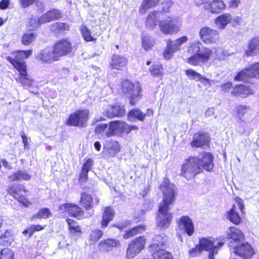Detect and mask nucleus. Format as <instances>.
Listing matches in <instances>:
<instances>
[{"instance_id":"1","label":"nucleus","mask_w":259,"mask_h":259,"mask_svg":"<svg viewBox=\"0 0 259 259\" xmlns=\"http://www.w3.org/2000/svg\"><path fill=\"white\" fill-rule=\"evenodd\" d=\"M159 189L162 192L163 198L159 204L157 224L160 228L166 229L170 224L173 217L169 210L171 209L170 205L176 200V188L168 179L164 178Z\"/></svg>"},{"instance_id":"2","label":"nucleus","mask_w":259,"mask_h":259,"mask_svg":"<svg viewBox=\"0 0 259 259\" xmlns=\"http://www.w3.org/2000/svg\"><path fill=\"white\" fill-rule=\"evenodd\" d=\"M197 156H190L186 159L181 166V175L187 180L193 178L197 174L201 172Z\"/></svg>"},{"instance_id":"3","label":"nucleus","mask_w":259,"mask_h":259,"mask_svg":"<svg viewBox=\"0 0 259 259\" xmlns=\"http://www.w3.org/2000/svg\"><path fill=\"white\" fill-rule=\"evenodd\" d=\"M141 88L138 84H134L129 80H124L121 83L120 92L130 98V103L135 105L141 98Z\"/></svg>"},{"instance_id":"4","label":"nucleus","mask_w":259,"mask_h":259,"mask_svg":"<svg viewBox=\"0 0 259 259\" xmlns=\"http://www.w3.org/2000/svg\"><path fill=\"white\" fill-rule=\"evenodd\" d=\"M181 25V20L178 17H168L159 23L161 31L165 34L177 33L180 30Z\"/></svg>"},{"instance_id":"5","label":"nucleus","mask_w":259,"mask_h":259,"mask_svg":"<svg viewBox=\"0 0 259 259\" xmlns=\"http://www.w3.org/2000/svg\"><path fill=\"white\" fill-rule=\"evenodd\" d=\"M224 244L221 241L216 244L211 237H202L199 239V245L202 250L209 251L208 259H214V255L218 253V250Z\"/></svg>"},{"instance_id":"6","label":"nucleus","mask_w":259,"mask_h":259,"mask_svg":"<svg viewBox=\"0 0 259 259\" xmlns=\"http://www.w3.org/2000/svg\"><path fill=\"white\" fill-rule=\"evenodd\" d=\"M229 246L231 253H234L244 259H250L254 254V251L251 245L247 242L229 243Z\"/></svg>"},{"instance_id":"7","label":"nucleus","mask_w":259,"mask_h":259,"mask_svg":"<svg viewBox=\"0 0 259 259\" xmlns=\"http://www.w3.org/2000/svg\"><path fill=\"white\" fill-rule=\"evenodd\" d=\"M146 239L141 236L131 241L128 245L126 251V258L132 259L136 256L144 248Z\"/></svg>"},{"instance_id":"8","label":"nucleus","mask_w":259,"mask_h":259,"mask_svg":"<svg viewBox=\"0 0 259 259\" xmlns=\"http://www.w3.org/2000/svg\"><path fill=\"white\" fill-rule=\"evenodd\" d=\"M89 112L86 110H78L71 114L66 121L69 126L83 127L89 119Z\"/></svg>"},{"instance_id":"9","label":"nucleus","mask_w":259,"mask_h":259,"mask_svg":"<svg viewBox=\"0 0 259 259\" xmlns=\"http://www.w3.org/2000/svg\"><path fill=\"white\" fill-rule=\"evenodd\" d=\"M188 40L186 36H183L175 40L170 39L166 40L167 47L163 53L164 57L166 59H170L174 54L180 50L181 46Z\"/></svg>"},{"instance_id":"10","label":"nucleus","mask_w":259,"mask_h":259,"mask_svg":"<svg viewBox=\"0 0 259 259\" xmlns=\"http://www.w3.org/2000/svg\"><path fill=\"white\" fill-rule=\"evenodd\" d=\"M53 49L58 60L61 57L71 53L73 50L70 41L67 39L58 40L54 44Z\"/></svg>"},{"instance_id":"11","label":"nucleus","mask_w":259,"mask_h":259,"mask_svg":"<svg viewBox=\"0 0 259 259\" xmlns=\"http://www.w3.org/2000/svg\"><path fill=\"white\" fill-rule=\"evenodd\" d=\"M201 40L206 44L216 43L219 38V31L208 27H203L199 31Z\"/></svg>"},{"instance_id":"12","label":"nucleus","mask_w":259,"mask_h":259,"mask_svg":"<svg viewBox=\"0 0 259 259\" xmlns=\"http://www.w3.org/2000/svg\"><path fill=\"white\" fill-rule=\"evenodd\" d=\"M31 54L32 50L18 51L14 52L12 54L14 58L9 56L7 58V60L18 70V68L15 64H17L18 67L20 66V65L26 66L24 59L28 58Z\"/></svg>"},{"instance_id":"13","label":"nucleus","mask_w":259,"mask_h":259,"mask_svg":"<svg viewBox=\"0 0 259 259\" xmlns=\"http://www.w3.org/2000/svg\"><path fill=\"white\" fill-rule=\"evenodd\" d=\"M25 192L24 187L23 185H11L8 190V193L14 198L17 199L20 203H21L25 206H28L30 202L22 194V192Z\"/></svg>"},{"instance_id":"14","label":"nucleus","mask_w":259,"mask_h":259,"mask_svg":"<svg viewBox=\"0 0 259 259\" xmlns=\"http://www.w3.org/2000/svg\"><path fill=\"white\" fill-rule=\"evenodd\" d=\"M127 124L124 121H115L111 122L108 128V131L106 133L107 137L115 135L120 136L122 134L126 133V127Z\"/></svg>"},{"instance_id":"15","label":"nucleus","mask_w":259,"mask_h":259,"mask_svg":"<svg viewBox=\"0 0 259 259\" xmlns=\"http://www.w3.org/2000/svg\"><path fill=\"white\" fill-rule=\"evenodd\" d=\"M197 157L199 159V165L202 171L204 169L207 171H210L213 168V156L208 152H203L200 153Z\"/></svg>"},{"instance_id":"16","label":"nucleus","mask_w":259,"mask_h":259,"mask_svg":"<svg viewBox=\"0 0 259 259\" xmlns=\"http://www.w3.org/2000/svg\"><path fill=\"white\" fill-rule=\"evenodd\" d=\"M36 59L42 63L47 64L58 60L53 49L51 48H47L41 51L37 54Z\"/></svg>"},{"instance_id":"17","label":"nucleus","mask_w":259,"mask_h":259,"mask_svg":"<svg viewBox=\"0 0 259 259\" xmlns=\"http://www.w3.org/2000/svg\"><path fill=\"white\" fill-rule=\"evenodd\" d=\"M179 228L188 236H192L194 232V226L192 220L188 216L181 217L178 222Z\"/></svg>"},{"instance_id":"18","label":"nucleus","mask_w":259,"mask_h":259,"mask_svg":"<svg viewBox=\"0 0 259 259\" xmlns=\"http://www.w3.org/2000/svg\"><path fill=\"white\" fill-rule=\"evenodd\" d=\"M120 242L118 239L107 238L101 240L98 244V248L100 251L109 252L113 248L120 247Z\"/></svg>"},{"instance_id":"19","label":"nucleus","mask_w":259,"mask_h":259,"mask_svg":"<svg viewBox=\"0 0 259 259\" xmlns=\"http://www.w3.org/2000/svg\"><path fill=\"white\" fill-rule=\"evenodd\" d=\"M15 64L20 73V77L16 79L17 81L25 87H30L32 84L33 79L27 74L26 66L20 65V66L18 67L17 64Z\"/></svg>"},{"instance_id":"20","label":"nucleus","mask_w":259,"mask_h":259,"mask_svg":"<svg viewBox=\"0 0 259 259\" xmlns=\"http://www.w3.org/2000/svg\"><path fill=\"white\" fill-rule=\"evenodd\" d=\"M205 10L211 13H219L226 8V4L222 0H213L207 2L204 5Z\"/></svg>"},{"instance_id":"21","label":"nucleus","mask_w":259,"mask_h":259,"mask_svg":"<svg viewBox=\"0 0 259 259\" xmlns=\"http://www.w3.org/2000/svg\"><path fill=\"white\" fill-rule=\"evenodd\" d=\"M231 93L234 96L246 97L253 94V89L249 85L240 84L233 88Z\"/></svg>"},{"instance_id":"22","label":"nucleus","mask_w":259,"mask_h":259,"mask_svg":"<svg viewBox=\"0 0 259 259\" xmlns=\"http://www.w3.org/2000/svg\"><path fill=\"white\" fill-rule=\"evenodd\" d=\"M127 59L122 56L118 55H113L110 65L112 69L122 70L127 64Z\"/></svg>"},{"instance_id":"23","label":"nucleus","mask_w":259,"mask_h":259,"mask_svg":"<svg viewBox=\"0 0 259 259\" xmlns=\"http://www.w3.org/2000/svg\"><path fill=\"white\" fill-rule=\"evenodd\" d=\"M208 142L209 137L207 134L204 133H199L194 135L191 145L193 147H201L207 145Z\"/></svg>"},{"instance_id":"24","label":"nucleus","mask_w":259,"mask_h":259,"mask_svg":"<svg viewBox=\"0 0 259 259\" xmlns=\"http://www.w3.org/2000/svg\"><path fill=\"white\" fill-rule=\"evenodd\" d=\"M228 238L231 239L233 241L230 243L235 242V244L240 243L243 240L244 236L242 231L236 227H230L227 231Z\"/></svg>"},{"instance_id":"25","label":"nucleus","mask_w":259,"mask_h":259,"mask_svg":"<svg viewBox=\"0 0 259 259\" xmlns=\"http://www.w3.org/2000/svg\"><path fill=\"white\" fill-rule=\"evenodd\" d=\"M125 113V109L123 106L115 105L108 106V108L104 112V115L109 118L115 116H121Z\"/></svg>"},{"instance_id":"26","label":"nucleus","mask_w":259,"mask_h":259,"mask_svg":"<svg viewBox=\"0 0 259 259\" xmlns=\"http://www.w3.org/2000/svg\"><path fill=\"white\" fill-rule=\"evenodd\" d=\"M104 148L111 157H114L120 151L119 143L113 140L106 141L104 144Z\"/></svg>"},{"instance_id":"27","label":"nucleus","mask_w":259,"mask_h":259,"mask_svg":"<svg viewBox=\"0 0 259 259\" xmlns=\"http://www.w3.org/2000/svg\"><path fill=\"white\" fill-rule=\"evenodd\" d=\"M232 16L228 13H224L217 17L214 23L218 29H224L226 26L232 22Z\"/></svg>"},{"instance_id":"28","label":"nucleus","mask_w":259,"mask_h":259,"mask_svg":"<svg viewBox=\"0 0 259 259\" xmlns=\"http://www.w3.org/2000/svg\"><path fill=\"white\" fill-rule=\"evenodd\" d=\"M66 221L69 226L71 237L75 240L78 239L80 236L82 231L77 222L70 219H67Z\"/></svg>"},{"instance_id":"29","label":"nucleus","mask_w":259,"mask_h":259,"mask_svg":"<svg viewBox=\"0 0 259 259\" xmlns=\"http://www.w3.org/2000/svg\"><path fill=\"white\" fill-rule=\"evenodd\" d=\"M166 240V236L164 234L156 235L153 239V243L149 246L150 251L161 249Z\"/></svg>"},{"instance_id":"30","label":"nucleus","mask_w":259,"mask_h":259,"mask_svg":"<svg viewBox=\"0 0 259 259\" xmlns=\"http://www.w3.org/2000/svg\"><path fill=\"white\" fill-rule=\"evenodd\" d=\"M259 53V37H254L249 42L245 54L247 56H252Z\"/></svg>"},{"instance_id":"31","label":"nucleus","mask_w":259,"mask_h":259,"mask_svg":"<svg viewBox=\"0 0 259 259\" xmlns=\"http://www.w3.org/2000/svg\"><path fill=\"white\" fill-rule=\"evenodd\" d=\"M114 215L115 212L111 207H105L103 212L101 222V225L102 227H106L109 223L113 220Z\"/></svg>"},{"instance_id":"32","label":"nucleus","mask_w":259,"mask_h":259,"mask_svg":"<svg viewBox=\"0 0 259 259\" xmlns=\"http://www.w3.org/2000/svg\"><path fill=\"white\" fill-rule=\"evenodd\" d=\"M146 114L139 108L131 110L128 113L127 118L131 121H134L138 119L141 121H144Z\"/></svg>"},{"instance_id":"33","label":"nucleus","mask_w":259,"mask_h":259,"mask_svg":"<svg viewBox=\"0 0 259 259\" xmlns=\"http://www.w3.org/2000/svg\"><path fill=\"white\" fill-rule=\"evenodd\" d=\"M216 51L215 49H210L207 47H201L199 53H198L201 59L202 63H206L212 57L213 51Z\"/></svg>"},{"instance_id":"34","label":"nucleus","mask_w":259,"mask_h":259,"mask_svg":"<svg viewBox=\"0 0 259 259\" xmlns=\"http://www.w3.org/2000/svg\"><path fill=\"white\" fill-rule=\"evenodd\" d=\"M159 15L160 13L157 11L151 12L149 14L146 20V26L148 28L153 29L155 28Z\"/></svg>"},{"instance_id":"35","label":"nucleus","mask_w":259,"mask_h":259,"mask_svg":"<svg viewBox=\"0 0 259 259\" xmlns=\"http://www.w3.org/2000/svg\"><path fill=\"white\" fill-rule=\"evenodd\" d=\"M80 202L87 210H90L93 207V197L89 194L82 193L81 195Z\"/></svg>"},{"instance_id":"36","label":"nucleus","mask_w":259,"mask_h":259,"mask_svg":"<svg viewBox=\"0 0 259 259\" xmlns=\"http://www.w3.org/2000/svg\"><path fill=\"white\" fill-rule=\"evenodd\" d=\"M31 178V176L29 175L26 171L23 170H18L15 173L10 176L8 178L10 181L13 182L15 181L20 180H29Z\"/></svg>"},{"instance_id":"37","label":"nucleus","mask_w":259,"mask_h":259,"mask_svg":"<svg viewBox=\"0 0 259 259\" xmlns=\"http://www.w3.org/2000/svg\"><path fill=\"white\" fill-rule=\"evenodd\" d=\"M68 212L70 215L80 219L83 217V211L82 209L75 204L69 203Z\"/></svg>"},{"instance_id":"38","label":"nucleus","mask_w":259,"mask_h":259,"mask_svg":"<svg viewBox=\"0 0 259 259\" xmlns=\"http://www.w3.org/2000/svg\"><path fill=\"white\" fill-rule=\"evenodd\" d=\"M150 252L153 259H172V255L163 249L150 251Z\"/></svg>"},{"instance_id":"39","label":"nucleus","mask_w":259,"mask_h":259,"mask_svg":"<svg viewBox=\"0 0 259 259\" xmlns=\"http://www.w3.org/2000/svg\"><path fill=\"white\" fill-rule=\"evenodd\" d=\"M159 0H144L139 9L140 13L144 14L146 11L155 6L159 3Z\"/></svg>"},{"instance_id":"40","label":"nucleus","mask_w":259,"mask_h":259,"mask_svg":"<svg viewBox=\"0 0 259 259\" xmlns=\"http://www.w3.org/2000/svg\"><path fill=\"white\" fill-rule=\"evenodd\" d=\"M52 31L56 33H60L63 32L65 30H69V25L66 23L56 22L52 24L51 26Z\"/></svg>"},{"instance_id":"41","label":"nucleus","mask_w":259,"mask_h":259,"mask_svg":"<svg viewBox=\"0 0 259 259\" xmlns=\"http://www.w3.org/2000/svg\"><path fill=\"white\" fill-rule=\"evenodd\" d=\"M145 230V227L144 225H139L136 227L133 228L131 230L126 231L125 233L123 235V238L124 239H127L131 237L134 236L135 235L142 233Z\"/></svg>"},{"instance_id":"42","label":"nucleus","mask_w":259,"mask_h":259,"mask_svg":"<svg viewBox=\"0 0 259 259\" xmlns=\"http://www.w3.org/2000/svg\"><path fill=\"white\" fill-rule=\"evenodd\" d=\"M13 239L12 231L11 230H7L4 234L0 237V244L4 246H9L11 244Z\"/></svg>"},{"instance_id":"43","label":"nucleus","mask_w":259,"mask_h":259,"mask_svg":"<svg viewBox=\"0 0 259 259\" xmlns=\"http://www.w3.org/2000/svg\"><path fill=\"white\" fill-rule=\"evenodd\" d=\"M202 46V44L199 40H194L188 47V53L190 54L199 53Z\"/></svg>"},{"instance_id":"44","label":"nucleus","mask_w":259,"mask_h":259,"mask_svg":"<svg viewBox=\"0 0 259 259\" xmlns=\"http://www.w3.org/2000/svg\"><path fill=\"white\" fill-rule=\"evenodd\" d=\"M228 218L235 224H238L241 221L240 217L236 211V207L234 205L230 211L228 212Z\"/></svg>"},{"instance_id":"45","label":"nucleus","mask_w":259,"mask_h":259,"mask_svg":"<svg viewBox=\"0 0 259 259\" xmlns=\"http://www.w3.org/2000/svg\"><path fill=\"white\" fill-rule=\"evenodd\" d=\"M250 68L244 69L239 72L235 76L234 79L236 81H244L249 77H252Z\"/></svg>"},{"instance_id":"46","label":"nucleus","mask_w":259,"mask_h":259,"mask_svg":"<svg viewBox=\"0 0 259 259\" xmlns=\"http://www.w3.org/2000/svg\"><path fill=\"white\" fill-rule=\"evenodd\" d=\"M103 235L102 231L98 229L93 230L90 234L89 240L91 244H94L102 237Z\"/></svg>"},{"instance_id":"47","label":"nucleus","mask_w":259,"mask_h":259,"mask_svg":"<svg viewBox=\"0 0 259 259\" xmlns=\"http://www.w3.org/2000/svg\"><path fill=\"white\" fill-rule=\"evenodd\" d=\"M154 44V40L151 36L146 35L142 37V46L146 51L151 49Z\"/></svg>"},{"instance_id":"48","label":"nucleus","mask_w":259,"mask_h":259,"mask_svg":"<svg viewBox=\"0 0 259 259\" xmlns=\"http://www.w3.org/2000/svg\"><path fill=\"white\" fill-rule=\"evenodd\" d=\"M151 74L154 76H160L163 75V68L161 64L153 65L150 69Z\"/></svg>"},{"instance_id":"49","label":"nucleus","mask_w":259,"mask_h":259,"mask_svg":"<svg viewBox=\"0 0 259 259\" xmlns=\"http://www.w3.org/2000/svg\"><path fill=\"white\" fill-rule=\"evenodd\" d=\"M51 214V213L48 208H44L39 210L37 213L34 214L32 217V219H46L48 218Z\"/></svg>"},{"instance_id":"50","label":"nucleus","mask_w":259,"mask_h":259,"mask_svg":"<svg viewBox=\"0 0 259 259\" xmlns=\"http://www.w3.org/2000/svg\"><path fill=\"white\" fill-rule=\"evenodd\" d=\"M36 36L33 33H25L22 38V42L25 45H29L35 39Z\"/></svg>"},{"instance_id":"51","label":"nucleus","mask_w":259,"mask_h":259,"mask_svg":"<svg viewBox=\"0 0 259 259\" xmlns=\"http://www.w3.org/2000/svg\"><path fill=\"white\" fill-rule=\"evenodd\" d=\"M187 60V62L193 66L198 65L201 62V59L198 53L192 54Z\"/></svg>"},{"instance_id":"52","label":"nucleus","mask_w":259,"mask_h":259,"mask_svg":"<svg viewBox=\"0 0 259 259\" xmlns=\"http://www.w3.org/2000/svg\"><path fill=\"white\" fill-rule=\"evenodd\" d=\"M186 74L191 79L198 81L201 78V75L193 69H189L186 71Z\"/></svg>"},{"instance_id":"53","label":"nucleus","mask_w":259,"mask_h":259,"mask_svg":"<svg viewBox=\"0 0 259 259\" xmlns=\"http://www.w3.org/2000/svg\"><path fill=\"white\" fill-rule=\"evenodd\" d=\"M248 110V108L246 105H239L236 107L237 117L239 120H242V118L247 112Z\"/></svg>"},{"instance_id":"54","label":"nucleus","mask_w":259,"mask_h":259,"mask_svg":"<svg viewBox=\"0 0 259 259\" xmlns=\"http://www.w3.org/2000/svg\"><path fill=\"white\" fill-rule=\"evenodd\" d=\"M81 31L84 39L87 41H93L95 40L91 36L90 30L87 27L83 26L81 28Z\"/></svg>"},{"instance_id":"55","label":"nucleus","mask_w":259,"mask_h":259,"mask_svg":"<svg viewBox=\"0 0 259 259\" xmlns=\"http://www.w3.org/2000/svg\"><path fill=\"white\" fill-rule=\"evenodd\" d=\"M13 252L9 248H5L1 251L0 259H12Z\"/></svg>"},{"instance_id":"56","label":"nucleus","mask_w":259,"mask_h":259,"mask_svg":"<svg viewBox=\"0 0 259 259\" xmlns=\"http://www.w3.org/2000/svg\"><path fill=\"white\" fill-rule=\"evenodd\" d=\"M50 20L54 21L59 19L61 17V14L59 10L53 9L47 12Z\"/></svg>"},{"instance_id":"57","label":"nucleus","mask_w":259,"mask_h":259,"mask_svg":"<svg viewBox=\"0 0 259 259\" xmlns=\"http://www.w3.org/2000/svg\"><path fill=\"white\" fill-rule=\"evenodd\" d=\"M252 77H257L259 79V63H256L251 66L250 68Z\"/></svg>"},{"instance_id":"58","label":"nucleus","mask_w":259,"mask_h":259,"mask_svg":"<svg viewBox=\"0 0 259 259\" xmlns=\"http://www.w3.org/2000/svg\"><path fill=\"white\" fill-rule=\"evenodd\" d=\"M93 164L94 162L92 159H87L82 166L81 170L89 172L91 169Z\"/></svg>"},{"instance_id":"59","label":"nucleus","mask_w":259,"mask_h":259,"mask_svg":"<svg viewBox=\"0 0 259 259\" xmlns=\"http://www.w3.org/2000/svg\"><path fill=\"white\" fill-rule=\"evenodd\" d=\"M201 252L202 249L198 244V245H196L195 247L190 250L189 251V254L190 256L194 257L199 255Z\"/></svg>"},{"instance_id":"60","label":"nucleus","mask_w":259,"mask_h":259,"mask_svg":"<svg viewBox=\"0 0 259 259\" xmlns=\"http://www.w3.org/2000/svg\"><path fill=\"white\" fill-rule=\"evenodd\" d=\"M108 125L107 123L98 124L95 128V133L100 134L104 133L108 128Z\"/></svg>"},{"instance_id":"61","label":"nucleus","mask_w":259,"mask_h":259,"mask_svg":"<svg viewBox=\"0 0 259 259\" xmlns=\"http://www.w3.org/2000/svg\"><path fill=\"white\" fill-rule=\"evenodd\" d=\"M88 172L87 171L81 170L79 178V181L80 182L84 183L87 182L88 179Z\"/></svg>"},{"instance_id":"62","label":"nucleus","mask_w":259,"mask_h":259,"mask_svg":"<svg viewBox=\"0 0 259 259\" xmlns=\"http://www.w3.org/2000/svg\"><path fill=\"white\" fill-rule=\"evenodd\" d=\"M222 91L224 92H229L231 90L232 91V83L231 82L228 81L221 85Z\"/></svg>"},{"instance_id":"63","label":"nucleus","mask_w":259,"mask_h":259,"mask_svg":"<svg viewBox=\"0 0 259 259\" xmlns=\"http://www.w3.org/2000/svg\"><path fill=\"white\" fill-rule=\"evenodd\" d=\"M38 19L40 25L51 21L48 13H45Z\"/></svg>"},{"instance_id":"64","label":"nucleus","mask_w":259,"mask_h":259,"mask_svg":"<svg viewBox=\"0 0 259 259\" xmlns=\"http://www.w3.org/2000/svg\"><path fill=\"white\" fill-rule=\"evenodd\" d=\"M44 228L41 226L32 225L29 227L30 236H31L35 231H38L42 230Z\"/></svg>"}]
</instances>
